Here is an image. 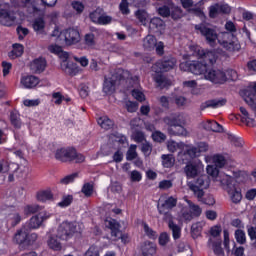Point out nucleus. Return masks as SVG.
Returning <instances> with one entry per match:
<instances>
[{
    "label": "nucleus",
    "mask_w": 256,
    "mask_h": 256,
    "mask_svg": "<svg viewBox=\"0 0 256 256\" xmlns=\"http://www.w3.org/2000/svg\"><path fill=\"white\" fill-rule=\"evenodd\" d=\"M84 44L86 47H95L97 45V42L95 41V34L88 33L84 36Z\"/></svg>",
    "instance_id": "de8ad7c7"
},
{
    "label": "nucleus",
    "mask_w": 256,
    "mask_h": 256,
    "mask_svg": "<svg viewBox=\"0 0 256 256\" xmlns=\"http://www.w3.org/2000/svg\"><path fill=\"white\" fill-rule=\"evenodd\" d=\"M161 159H162V165L166 169H171V167L175 165V157L173 156V154H163L161 156Z\"/></svg>",
    "instance_id": "72a5a7b5"
},
{
    "label": "nucleus",
    "mask_w": 256,
    "mask_h": 256,
    "mask_svg": "<svg viewBox=\"0 0 256 256\" xmlns=\"http://www.w3.org/2000/svg\"><path fill=\"white\" fill-rule=\"evenodd\" d=\"M13 49L9 53V57L11 59H17V57H21L24 53L25 48L23 47L22 44H13L12 45Z\"/></svg>",
    "instance_id": "473e14b6"
},
{
    "label": "nucleus",
    "mask_w": 256,
    "mask_h": 256,
    "mask_svg": "<svg viewBox=\"0 0 256 256\" xmlns=\"http://www.w3.org/2000/svg\"><path fill=\"white\" fill-rule=\"evenodd\" d=\"M213 162L215 167H217L218 169H223V167H225V164L227 163V160H225V156L217 154L214 155Z\"/></svg>",
    "instance_id": "a18cd8bd"
},
{
    "label": "nucleus",
    "mask_w": 256,
    "mask_h": 256,
    "mask_svg": "<svg viewBox=\"0 0 256 256\" xmlns=\"http://www.w3.org/2000/svg\"><path fill=\"white\" fill-rule=\"evenodd\" d=\"M29 229L23 226L21 229L17 230L14 235V241L18 245H23V247H29L31 245V239H29Z\"/></svg>",
    "instance_id": "f8f14e48"
},
{
    "label": "nucleus",
    "mask_w": 256,
    "mask_h": 256,
    "mask_svg": "<svg viewBox=\"0 0 256 256\" xmlns=\"http://www.w3.org/2000/svg\"><path fill=\"white\" fill-rule=\"evenodd\" d=\"M9 223L12 227H17L21 223V215L19 213L11 214V217L9 218Z\"/></svg>",
    "instance_id": "5fc2aeb1"
},
{
    "label": "nucleus",
    "mask_w": 256,
    "mask_h": 256,
    "mask_svg": "<svg viewBox=\"0 0 256 256\" xmlns=\"http://www.w3.org/2000/svg\"><path fill=\"white\" fill-rule=\"evenodd\" d=\"M177 207V198L169 196L164 202L157 204L158 213H165V211H171Z\"/></svg>",
    "instance_id": "ddd939ff"
},
{
    "label": "nucleus",
    "mask_w": 256,
    "mask_h": 256,
    "mask_svg": "<svg viewBox=\"0 0 256 256\" xmlns=\"http://www.w3.org/2000/svg\"><path fill=\"white\" fill-rule=\"evenodd\" d=\"M163 122L168 127H175V125L179 124L181 122V119L177 116H166L163 118Z\"/></svg>",
    "instance_id": "c03bdc74"
},
{
    "label": "nucleus",
    "mask_w": 256,
    "mask_h": 256,
    "mask_svg": "<svg viewBox=\"0 0 256 256\" xmlns=\"http://www.w3.org/2000/svg\"><path fill=\"white\" fill-rule=\"evenodd\" d=\"M157 45V38L153 35H147L143 39V48L145 51H153L155 49V46Z\"/></svg>",
    "instance_id": "c85d7f7f"
},
{
    "label": "nucleus",
    "mask_w": 256,
    "mask_h": 256,
    "mask_svg": "<svg viewBox=\"0 0 256 256\" xmlns=\"http://www.w3.org/2000/svg\"><path fill=\"white\" fill-rule=\"evenodd\" d=\"M141 151L143 155H145L146 157H149L153 152V145L149 142L142 143Z\"/></svg>",
    "instance_id": "603ef678"
},
{
    "label": "nucleus",
    "mask_w": 256,
    "mask_h": 256,
    "mask_svg": "<svg viewBox=\"0 0 256 256\" xmlns=\"http://www.w3.org/2000/svg\"><path fill=\"white\" fill-rule=\"evenodd\" d=\"M168 227L170 231H172V236L175 241L181 239V227H179V225L175 224V222H170V226Z\"/></svg>",
    "instance_id": "a19ab883"
},
{
    "label": "nucleus",
    "mask_w": 256,
    "mask_h": 256,
    "mask_svg": "<svg viewBox=\"0 0 256 256\" xmlns=\"http://www.w3.org/2000/svg\"><path fill=\"white\" fill-rule=\"evenodd\" d=\"M158 15H160L161 17H170L171 9L167 5L159 7L158 8Z\"/></svg>",
    "instance_id": "bf43d9fd"
},
{
    "label": "nucleus",
    "mask_w": 256,
    "mask_h": 256,
    "mask_svg": "<svg viewBox=\"0 0 256 256\" xmlns=\"http://www.w3.org/2000/svg\"><path fill=\"white\" fill-rule=\"evenodd\" d=\"M168 134H170L173 137H187V129L183 127V122L180 121L179 124L168 127L167 129Z\"/></svg>",
    "instance_id": "6ab92c4d"
},
{
    "label": "nucleus",
    "mask_w": 256,
    "mask_h": 256,
    "mask_svg": "<svg viewBox=\"0 0 256 256\" xmlns=\"http://www.w3.org/2000/svg\"><path fill=\"white\" fill-rule=\"evenodd\" d=\"M98 125H100L102 129L109 131V129H113L114 123L111 119L104 117L98 119Z\"/></svg>",
    "instance_id": "58836bf2"
},
{
    "label": "nucleus",
    "mask_w": 256,
    "mask_h": 256,
    "mask_svg": "<svg viewBox=\"0 0 256 256\" xmlns=\"http://www.w3.org/2000/svg\"><path fill=\"white\" fill-rule=\"evenodd\" d=\"M190 187H197L198 189H209V177L200 176Z\"/></svg>",
    "instance_id": "c756f323"
},
{
    "label": "nucleus",
    "mask_w": 256,
    "mask_h": 256,
    "mask_svg": "<svg viewBox=\"0 0 256 256\" xmlns=\"http://www.w3.org/2000/svg\"><path fill=\"white\" fill-rule=\"evenodd\" d=\"M10 123L15 129H21L23 123L21 122V115L17 110L10 112Z\"/></svg>",
    "instance_id": "7c9ffc66"
},
{
    "label": "nucleus",
    "mask_w": 256,
    "mask_h": 256,
    "mask_svg": "<svg viewBox=\"0 0 256 256\" xmlns=\"http://www.w3.org/2000/svg\"><path fill=\"white\" fill-rule=\"evenodd\" d=\"M106 227L111 230V235L113 237L119 238V236L121 235V230H120L121 224H119L117 220L115 219L106 220Z\"/></svg>",
    "instance_id": "393cba45"
},
{
    "label": "nucleus",
    "mask_w": 256,
    "mask_h": 256,
    "mask_svg": "<svg viewBox=\"0 0 256 256\" xmlns=\"http://www.w3.org/2000/svg\"><path fill=\"white\" fill-rule=\"evenodd\" d=\"M221 185L226 187V191L230 196L232 203H241L243 199V195L241 194V188H239V183L237 180L229 175H224L222 179H220Z\"/></svg>",
    "instance_id": "7ed1b4c3"
},
{
    "label": "nucleus",
    "mask_w": 256,
    "mask_h": 256,
    "mask_svg": "<svg viewBox=\"0 0 256 256\" xmlns=\"http://www.w3.org/2000/svg\"><path fill=\"white\" fill-rule=\"evenodd\" d=\"M58 239L59 237H57V234H51L48 237L47 245L49 249H52V251H61V249H63V244H61V242Z\"/></svg>",
    "instance_id": "bb28decb"
},
{
    "label": "nucleus",
    "mask_w": 256,
    "mask_h": 256,
    "mask_svg": "<svg viewBox=\"0 0 256 256\" xmlns=\"http://www.w3.org/2000/svg\"><path fill=\"white\" fill-rule=\"evenodd\" d=\"M194 29L196 33H200L202 37H205L207 43H209L211 47H214L215 42L217 40L219 41V35H217V32L215 31V29L209 27V24H205V23L196 24L194 26Z\"/></svg>",
    "instance_id": "6e6552de"
},
{
    "label": "nucleus",
    "mask_w": 256,
    "mask_h": 256,
    "mask_svg": "<svg viewBox=\"0 0 256 256\" xmlns=\"http://www.w3.org/2000/svg\"><path fill=\"white\" fill-rule=\"evenodd\" d=\"M184 173L187 177V179H195L201 173V165L195 163V162H189L184 167Z\"/></svg>",
    "instance_id": "4468645a"
},
{
    "label": "nucleus",
    "mask_w": 256,
    "mask_h": 256,
    "mask_svg": "<svg viewBox=\"0 0 256 256\" xmlns=\"http://www.w3.org/2000/svg\"><path fill=\"white\" fill-rule=\"evenodd\" d=\"M83 233L81 224L77 221H63L56 229V237L60 241H70L73 237H79Z\"/></svg>",
    "instance_id": "f03ea898"
},
{
    "label": "nucleus",
    "mask_w": 256,
    "mask_h": 256,
    "mask_svg": "<svg viewBox=\"0 0 256 256\" xmlns=\"http://www.w3.org/2000/svg\"><path fill=\"white\" fill-rule=\"evenodd\" d=\"M205 131H212L213 133H223V126L218 124L215 120H208L203 124Z\"/></svg>",
    "instance_id": "a878e982"
},
{
    "label": "nucleus",
    "mask_w": 256,
    "mask_h": 256,
    "mask_svg": "<svg viewBox=\"0 0 256 256\" xmlns=\"http://www.w3.org/2000/svg\"><path fill=\"white\" fill-rule=\"evenodd\" d=\"M227 104V99H212L207 100L206 102L202 103L200 105L201 111H205V109H209L211 107L212 109H217V107H223V105Z\"/></svg>",
    "instance_id": "a211bd4d"
},
{
    "label": "nucleus",
    "mask_w": 256,
    "mask_h": 256,
    "mask_svg": "<svg viewBox=\"0 0 256 256\" xmlns=\"http://www.w3.org/2000/svg\"><path fill=\"white\" fill-rule=\"evenodd\" d=\"M144 232L146 233L149 239H155L157 237V232H155L147 223L144 224Z\"/></svg>",
    "instance_id": "052dcab7"
},
{
    "label": "nucleus",
    "mask_w": 256,
    "mask_h": 256,
    "mask_svg": "<svg viewBox=\"0 0 256 256\" xmlns=\"http://www.w3.org/2000/svg\"><path fill=\"white\" fill-rule=\"evenodd\" d=\"M234 235L236 242L239 245H245V243H247V236L245 235V231H243L242 229H237Z\"/></svg>",
    "instance_id": "79ce46f5"
},
{
    "label": "nucleus",
    "mask_w": 256,
    "mask_h": 256,
    "mask_svg": "<svg viewBox=\"0 0 256 256\" xmlns=\"http://www.w3.org/2000/svg\"><path fill=\"white\" fill-rule=\"evenodd\" d=\"M223 241L221 239H217L213 241V239L208 240V247L212 246V251L215 255L225 256V251H223V247H221Z\"/></svg>",
    "instance_id": "b1692460"
},
{
    "label": "nucleus",
    "mask_w": 256,
    "mask_h": 256,
    "mask_svg": "<svg viewBox=\"0 0 256 256\" xmlns=\"http://www.w3.org/2000/svg\"><path fill=\"white\" fill-rule=\"evenodd\" d=\"M219 13H221L219 10V4H215V5L209 7L210 19H215Z\"/></svg>",
    "instance_id": "13d9d810"
},
{
    "label": "nucleus",
    "mask_w": 256,
    "mask_h": 256,
    "mask_svg": "<svg viewBox=\"0 0 256 256\" xmlns=\"http://www.w3.org/2000/svg\"><path fill=\"white\" fill-rule=\"evenodd\" d=\"M225 29L228 32H222L218 35V43L229 51V53H235V51L241 50V44L233 33H237V27H235V23L233 21H227L225 24Z\"/></svg>",
    "instance_id": "f257e3e1"
},
{
    "label": "nucleus",
    "mask_w": 256,
    "mask_h": 256,
    "mask_svg": "<svg viewBox=\"0 0 256 256\" xmlns=\"http://www.w3.org/2000/svg\"><path fill=\"white\" fill-rule=\"evenodd\" d=\"M142 256H155L157 254V244L151 241H145L141 245Z\"/></svg>",
    "instance_id": "aec40b11"
},
{
    "label": "nucleus",
    "mask_w": 256,
    "mask_h": 256,
    "mask_svg": "<svg viewBox=\"0 0 256 256\" xmlns=\"http://www.w3.org/2000/svg\"><path fill=\"white\" fill-rule=\"evenodd\" d=\"M62 67L65 73L67 75H70V77H75V75H77L79 71H81L77 63H73V62H68L64 64Z\"/></svg>",
    "instance_id": "cd10ccee"
},
{
    "label": "nucleus",
    "mask_w": 256,
    "mask_h": 256,
    "mask_svg": "<svg viewBox=\"0 0 256 256\" xmlns=\"http://www.w3.org/2000/svg\"><path fill=\"white\" fill-rule=\"evenodd\" d=\"M77 177H79V173H72L70 175L65 176L64 178H62L60 180V183L62 185H69V183H73V181H75V179H77Z\"/></svg>",
    "instance_id": "3c124183"
},
{
    "label": "nucleus",
    "mask_w": 256,
    "mask_h": 256,
    "mask_svg": "<svg viewBox=\"0 0 256 256\" xmlns=\"http://www.w3.org/2000/svg\"><path fill=\"white\" fill-rule=\"evenodd\" d=\"M158 241H159V245H161L162 247H165V245L169 243V234H167V232L161 233L158 238Z\"/></svg>",
    "instance_id": "0e129e2a"
},
{
    "label": "nucleus",
    "mask_w": 256,
    "mask_h": 256,
    "mask_svg": "<svg viewBox=\"0 0 256 256\" xmlns=\"http://www.w3.org/2000/svg\"><path fill=\"white\" fill-rule=\"evenodd\" d=\"M32 27L37 35L40 37H45L47 32H45V20L43 17H38L33 21Z\"/></svg>",
    "instance_id": "412c9836"
},
{
    "label": "nucleus",
    "mask_w": 256,
    "mask_h": 256,
    "mask_svg": "<svg viewBox=\"0 0 256 256\" xmlns=\"http://www.w3.org/2000/svg\"><path fill=\"white\" fill-rule=\"evenodd\" d=\"M228 73L231 75L230 78L227 77V72L221 69H215L212 68L209 70L207 69L204 77L207 79V81H211V83H214V85H223L229 81H235V77H237V71L230 70Z\"/></svg>",
    "instance_id": "20e7f679"
},
{
    "label": "nucleus",
    "mask_w": 256,
    "mask_h": 256,
    "mask_svg": "<svg viewBox=\"0 0 256 256\" xmlns=\"http://www.w3.org/2000/svg\"><path fill=\"white\" fill-rule=\"evenodd\" d=\"M135 17L136 19H138L140 23H142V25H147V18L149 17V14L147 13L146 10L138 9L135 12Z\"/></svg>",
    "instance_id": "4c0bfd02"
},
{
    "label": "nucleus",
    "mask_w": 256,
    "mask_h": 256,
    "mask_svg": "<svg viewBox=\"0 0 256 256\" xmlns=\"http://www.w3.org/2000/svg\"><path fill=\"white\" fill-rule=\"evenodd\" d=\"M232 255L244 256L245 255V247H243V246L237 247V245L234 244V247L232 249Z\"/></svg>",
    "instance_id": "69168bd1"
},
{
    "label": "nucleus",
    "mask_w": 256,
    "mask_h": 256,
    "mask_svg": "<svg viewBox=\"0 0 256 256\" xmlns=\"http://www.w3.org/2000/svg\"><path fill=\"white\" fill-rule=\"evenodd\" d=\"M90 19L93 21V23H98V25H109V23L113 21L111 16H97V11L90 13Z\"/></svg>",
    "instance_id": "5701e85b"
},
{
    "label": "nucleus",
    "mask_w": 256,
    "mask_h": 256,
    "mask_svg": "<svg viewBox=\"0 0 256 256\" xmlns=\"http://www.w3.org/2000/svg\"><path fill=\"white\" fill-rule=\"evenodd\" d=\"M21 84L25 89H33L39 85V77L33 75L23 76L21 78Z\"/></svg>",
    "instance_id": "4be33fe9"
},
{
    "label": "nucleus",
    "mask_w": 256,
    "mask_h": 256,
    "mask_svg": "<svg viewBox=\"0 0 256 256\" xmlns=\"http://www.w3.org/2000/svg\"><path fill=\"white\" fill-rule=\"evenodd\" d=\"M206 171L211 177H219V168L216 166H207Z\"/></svg>",
    "instance_id": "774afa93"
},
{
    "label": "nucleus",
    "mask_w": 256,
    "mask_h": 256,
    "mask_svg": "<svg viewBox=\"0 0 256 256\" xmlns=\"http://www.w3.org/2000/svg\"><path fill=\"white\" fill-rule=\"evenodd\" d=\"M138 154H137V145L132 144L130 145L127 153H126V159L127 161H133L135 159H137Z\"/></svg>",
    "instance_id": "37998d69"
},
{
    "label": "nucleus",
    "mask_w": 256,
    "mask_h": 256,
    "mask_svg": "<svg viewBox=\"0 0 256 256\" xmlns=\"http://www.w3.org/2000/svg\"><path fill=\"white\" fill-rule=\"evenodd\" d=\"M248 237H250L251 241H254L251 243V247H253V249H256V227L255 226L248 227Z\"/></svg>",
    "instance_id": "8fccbe9b"
},
{
    "label": "nucleus",
    "mask_w": 256,
    "mask_h": 256,
    "mask_svg": "<svg viewBox=\"0 0 256 256\" xmlns=\"http://www.w3.org/2000/svg\"><path fill=\"white\" fill-rule=\"evenodd\" d=\"M81 193L85 195V197H91L93 195V184L91 183H85L82 186Z\"/></svg>",
    "instance_id": "864d4df0"
},
{
    "label": "nucleus",
    "mask_w": 256,
    "mask_h": 256,
    "mask_svg": "<svg viewBox=\"0 0 256 256\" xmlns=\"http://www.w3.org/2000/svg\"><path fill=\"white\" fill-rule=\"evenodd\" d=\"M46 67L47 60L43 57L34 59L30 64L31 71H34V73H43Z\"/></svg>",
    "instance_id": "dca6fc26"
},
{
    "label": "nucleus",
    "mask_w": 256,
    "mask_h": 256,
    "mask_svg": "<svg viewBox=\"0 0 256 256\" xmlns=\"http://www.w3.org/2000/svg\"><path fill=\"white\" fill-rule=\"evenodd\" d=\"M55 158L62 163H83L85 161V156L83 154L77 153L75 148H61L55 153Z\"/></svg>",
    "instance_id": "423d86ee"
},
{
    "label": "nucleus",
    "mask_w": 256,
    "mask_h": 256,
    "mask_svg": "<svg viewBox=\"0 0 256 256\" xmlns=\"http://www.w3.org/2000/svg\"><path fill=\"white\" fill-rule=\"evenodd\" d=\"M41 206H39L38 204H32V205H28L26 206V213L27 215H33L34 213H37L39 211H41Z\"/></svg>",
    "instance_id": "6e6d98bb"
},
{
    "label": "nucleus",
    "mask_w": 256,
    "mask_h": 256,
    "mask_svg": "<svg viewBox=\"0 0 256 256\" xmlns=\"http://www.w3.org/2000/svg\"><path fill=\"white\" fill-rule=\"evenodd\" d=\"M184 15L185 14H183V9H181V7H179V6H174L170 10V17L174 21H179V19H182V17H184Z\"/></svg>",
    "instance_id": "c9c22d12"
},
{
    "label": "nucleus",
    "mask_w": 256,
    "mask_h": 256,
    "mask_svg": "<svg viewBox=\"0 0 256 256\" xmlns=\"http://www.w3.org/2000/svg\"><path fill=\"white\" fill-rule=\"evenodd\" d=\"M138 105L139 104L137 102L127 101L125 104V107H126L128 113H135L137 111Z\"/></svg>",
    "instance_id": "680f3d73"
},
{
    "label": "nucleus",
    "mask_w": 256,
    "mask_h": 256,
    "mask_svg": "<svg viewBox=\"0 0 256 256\" xmlns=\"http://www.w3.org/2000/svg\"><path fill=\"white\" fill-rule=\"evenodd\" d=\"M129 75V71L127 70H118V72L114 73L111 77H105L103 82V93H105V95H113L115 93V85H120L121 81L129 79Z\"/></svg>",
    "instance_id": "39448f33"
},
{
    "label": "nucleus",
    "mask_w": 256,
    "mask_h": 256,
    "mask_svg": "<svg viewBox=\"0 0 256 256\" xmlns=\"http://www.w3.org/2000/svg\"><path fill=\"white\" fill-rule=\"evenodd\" d=\"M197 57L200 59V63L206 65V69H209L212 65L217 63V54L213 51H208L202 48L196 50Z\"/></svg>",
    "instance_id": "9d476101"
},
{
    "label": "nucleus",
    "mask_w": 256,
    "mask_h": 256,
    "mask_svg": "<svg viewBox=\"0 0 256 256\" xmlns=\"http://www.w3.org/2000/svg\"><path fill=\"white\" fill-rule=\"evenodd\" d=\"M191 233L193 239H197V237L201 235V227L199 226V224H193L191 226Z\"/></svg>",
    "instance_id": "338daca9"
},
{
    "label": "nucleus",
    "mask_w": 256,
    "mask_h": 256,
    "mask_svg": "<svg viewBox=\"0 0 256 256\" xmlns=\"http://www.w3.org/2000/svg\"><path fill=\"white\" fill-rule=\"evenodd\" d=\"M73 203V196L68 195L63 197L62 201L58 203L59 207H69Z\"/></svg>",
    "instance_id": "e2e57ef3"
},
{
    "label": "nucleus",
    "mask_w": 256,
    "mask_h": 256,
    "mask_svg": "<svg viewBox=\"0 0 256 256\" xmlns=\"http://www.w3.org/2000/svg\"><path fill=\"white\" fill-rule=\"evenodd\" d=\"M190 189L193 191L195 197H197L198 201H203V197H205V188H198L197 186H190Z\"/></svg>",
    "instance_id": "09e8293b"
},
{
    "label": "nucleus",
    "mask_w": 256,
    "mask_h": 256,
    "mask_svg": "<svg viewBox=\"0 0 256 256\" xmlns=\"http://www.w3.org/2000/svg\"><path fill=\"white\" fill-rule=\"evenodd\" d=\"M176 65H177V58H175L171 54H166L155 63L152 69L153 71H155V73H167V71H171L172 69H175Z\"/></svg>",
    "instance_id": "0eeeda50"
},
{
    "label": "nucleus",
    "mask_w": 256,
    "mask_h": 256,
    "mask_svg": "<svg viewBox=\"0 0 256 256\" xmlns=\"http://www.w3.org/2000/svg\"><path fill=\"white\" fill-rule=\"evenodd\" d=\"M64 41L65 45L71 47V45H77L81 41V34L79 30L75 28H67L64 30Z\"/></svg>",
    "instance_id": "9b49d317"
},
{
    "label": "nucleus",
    "mask_w": 256,
    "mask_h": 256,
    "mask_svg": "<svg viewBox=\"0 0 256 256\" xmlns=\"http://www.w3.org/2000/svg\"><path fill=\"white\" fill-rule=\"evenodd\" d=\"M119 10L121 11L122 15H129V13H131L129 10V2H127V0H121Z\"/></svg>",
    "instance_id": "4d7b16f0"
},
{
    "label": "nucleus",
    "mask_w": 256,
    "mask_h": 256,
    "mask_svg": "<svg viewBox=\"0 0 256 256\" xmlns=\"http://www.w3.org/2000/svg\"><path fill=\"white\" fill-rule=\"evenodd\" d=\"M170 103H175L177 107H183L187 103V98L181 95L172 94L170 97Z\"/></svg>",
    "instance_id": "e433bc0d"
},
{
    "label": "nucleus",
    "mask_w": 256,
    "mask_h": 256,
    "mask_svg": "<svg viewBox=\"0 0 256 256\" xmlns=\"http://www.w3.org/2000/svg\"><path fill=\"white\" fill-rule=\"evenodd\" d=\"M165 21L159 17H154L150 20L149 28L153 33H163L165 31Z\"/></svg>",
    "instance_id": "f3484780"
},
{
    "label": "nucleus",
    "mask_w": 256,
    "mask_h": 256,
    "mask_svg": "<svg viewBox=\"0 0 256 256\" xmlns=\"http://www.w3.org/2000/svg\"><path fill=\"white\" fill-rule=\"evenodd\" d=\"M37 199L42 203H45V201H52L53 193L51 190H42L37 193Z\"/></svg>",
    "instance_id": "f704fd0d"
},
{
    "label": "nucleus",
    "mask_w": 256,
    "mask_h": 256,
    "mask_svg": "<svg viewBox=\"0 0 256 256\" xmlns=\"http://www.w3.org/2000/svg\"><path fill=\"white\" fill-rule=\"evenodd\" d=\"M152 139L155 141V143H163L167 140V135L159 130H156L152 133Z\"/></svg>",
    "instance_id": "49530a36"
},
{
    "label": "nucleus",
    "mask_w": 256,
    "mask_h": 256,
    "mask_svg": "<svg viewBox=\"0 0 256 256\" xmlns=\"http://www.w3.org/2000/svg\"><path fill=\"white\" fill-rule=\"evenodd\" d=\"M154 81L158 86H160L161 89H165V87L171 86V81H169L167 77L163 76V74H156L154 76Z\"/></svg>",
    "instance_id": "2f4dec72"
},
{
    "label": "nucleus",
    "mask_w": 256,
    "mask_h": 256,
    "mask_svg": "<svg viewBox=\"0 0 256 256\" xmlns=\"http://www.w3.org/2000/svg\"><path fill=\"white\" fill-rule=\"evenodd\" d=\"M184 157H189V159H195V157H199V148L195 146L188 147L184 153Z\"/></svg>",
    "instance_id": "ea45409f"
},
{
    "label": "nucleus",
    "mask_w": 256,
    "mask_h": 256,
    "mask_svg": "<svg viewBox=\"0 0 256 256\" xmlns=\"http://www.w3.org/2000/svg\"><path fill=\"white\" fill-rule=\"evenodd\" d=\"M43 221H45V216L43 214H37L30 218L29 222L24 225L26 229H39L41 225H43Z\"/></svg>",
    "instance_id": "2eb2a0df"
},
{
    "label": "nucleus",
    "mask_w": 256,
    "mask_h": 256,
    "mask_svg": "<svg viewBox=\"0 0 256 256\" xmlns=\"http://www.w3.org/2000/svg\"><path fill=\"white\" fill-rule=\"evenodd\" d=\"M181 71H188L193 73V75H203L207 73V65L203 64L201 61H185L180 63Z\"/></svg>",
    "instance_id": "1a4fd4ad"
}]
</instances>
